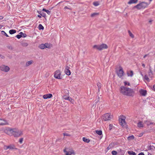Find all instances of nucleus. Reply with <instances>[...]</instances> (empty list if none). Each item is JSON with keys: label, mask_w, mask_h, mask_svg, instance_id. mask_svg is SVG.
Instances as JSON below:
<instances>
[{"label": "nucleus", "mask_w": 155, "mask_h": 155, "mask_svg": "<svg viewBox=\"0 0 155 155\" xmlns=\"http://www.w3.org/2000/svg\"><path fill=\"white\" fill-rule=\"evenodd\" d=\"M148 5L147 3L142 2L134 7V8H136L138 9H143L146 8Z\"/></svg>", "instance_id": "1"}, {"label": "nucleus", "mask_w": 155, "mask_h": 155, "mask_svg": "<svg viewBox=\"0 0 155 155\" xmlns=\"http://www.w3.org/2000/svg\"><path fill=\"white\" fill-rule=\"evenodd\" d=\"M93 47L94 48H96L99 50H101L107 48L108 47L106 44H103L100 45H94Z\"/></svg>", "instance_id": "2"}, {"label": "nucleus", "mask_w": 155, "mask_h": 155, "mask_svg": "<svg viewBox=\"0 0 155 155\" xmlns=\"http://www.w3.org/2000/svg\"><path fill=\"white\" fill-rule=\"evenodd\" d=\"M119 120L120 124L123 127H125L126 126V123L125 121V117L124 116L122 115L120 116V118L119 119Z\"/></svg>", "instance_id": "3"}, {"label": "nucleus", "mask_w": 155, "mask_h": 155, "mask_svg": "<svg viewBox=\"0 0 155 155\" xmlns=\"http://www.w3.org/2000/svg\"><path fill=\"white\" fill-rule=\"evenodd\" d=\"M61 71L60 70H57L54 73V77L58 79H61L62 78V77L61 76Z\"/></svg>", "instance_id": "4"}, {"label": "nucleus", "mask_w": 155, "mask_h": 155, "mask_svg": "<svg viewBox=\"0 0 155 155\" xmlns=\"http://www.w3.org/2000/svg\"><path fill=\"white\" fill-rule=\"evenodd\" d=\"M23 134L21 130H18L15 129L14 130V134L13 136L15 137H19L22 135Z\"/></svg>", "instance_id": "5"}, {"label": "nucleus", "mask_w": 155, "mask_h": 155, "mask_svg": "<svg viewBox=\"0 0 155 155\" xmlns=\"http://www.w3.org/2000/svg\"><path fill=\"white\" fill-rule=\"evenodd\" d=\"M153 77V74L151 72H149L148 75H145L144 77V79L147 81V82H149L152 79Z\"/></svg>", "instance_id": "6"}, {"label": "nucleus", "mask_w": 155, "mask_h": 155, "mask_svg": "<svg viewBox=\"0 0 155 155\" xmlns=\"http://www.w3.org/2000/svg\"><path fill=\"white\" fill-rule=\"evenodd\" d=\"M112 118V115L109 114H105L104 115L102 116V119L104 121L109 120Z\"/></svg>", "instance_id": "7"}, {"label": "nucleus", "mask_w": 155, "mask_h": 155, "mask_svg": "<svg viewBox=\"0 0 155 155\" xmlns=\"http://www.w3.org/2000/svg\"><path fill=\"white\" fill-rule=\"evenodd\" d=\"M38 47L41 49H44L45 48H51L50 45L48 43L45 44H42L40 45Z\"/></svg>", "instance_id": "8"}, {"label": "nucleus", "mask_w": 155, "mask_h": 155, "mask_svg": "<svg viewBox=\"0 0 155 155\" xmlns=\"http://www.w3.org/2000/svg\"><path fill=\"white\" fill-rule=\"evenodd\" d=\"M128 88H127L125 87L122 86L120 88V92L123 94V95H126L127 89Z\"/></svg>", "instance_id": "9"}, {"label": "nucleus", "mask_w": 155, "mask_h": 155, "mask_svg": "<svg viewBox=\"0 0 155 155\" xmlns=\"http://www.w3.org/2000/svg\"><path fill=\"white\" fill-rule=\"evenodd\" d=\"M117 76L121 78L124 75V73L122 69H119V70H117Z\"/></svg>", "instance_id": "10"}, {"label": "nucleus", "mask_w": 155, "mask_h": 155, "mask_svg": "<svg viewBox=\"0 0 155 155\" xmlns=\"http://www.w3.org/2000/svg\"><path fill=\"white\" fill-rule=\"evenodd\" d=\"M126 93V96H132L134 94V91L133 89L128 88Z\"/></svg>", "instance_id": "11"}, {"label": "nucleus", "mask_w": 155, "mask_h": 155, "mask_svg": "<svg viewBox=\"0 0 155 155\" xmlns=\"http://www.w3.org/2000/svg\"><path fill=\"white\" fill-rule=\"evenodd\" d=\"M64 152L65 153V155H71V154H74L75 153L74 151L72 150H71L69 151H68L66 150V149H65L63 150Z\"/></svg>", "instance_id": "12"}, {"label": "nucleus", "mask_w": 155, "mask_h": 155, "mask_svg": "<svg viewBox=\"0 0 155 155\" xmlns=\"http://www.w3.org/2000/svg\"><path fill=\"white\" fill-rule=\"evenodd\" d=\"M4 149L5 150H7L8 149L10 150L17 149V148H15V146L14 145H10L8 146H5Z\"/></svg>", "instance_id": "13"}, {"label": "nucleus", "mask_w": 155, "mask_h": 155, "mask_svg": "<svg viewBox=\"0 0 155 155\" xmlns=\"http://www.w3.org/2000/svg\"><path fill=\"white\" fill-rule=\"evenodd\" d=\"M7 124H8V123L6 120L3 119H0V125H5Z\"/></svg>", "instance_id": "14"}, {"label": "nucleus", "mask_w": 155, "mask_h": 155, "mask_svg": "<svg viewBox=\"0 0 155 155\" xmlns=\"http://www.w3.org/2000/svg\"><path fill=\"white\" fill-rule=\"evenodd\" d=\"M14 129H9L7 130L6 133L8 135L10 136H13V134H14Z\"/></svg>", "instance_id": "15"}, {"label": "nucleus", "mask_w": 155, "mask_h": 155, "mask_svg": "<svg viewBox=\"0 0 155 155\" xmlns=\"http://www.w3.org/2000/svg\"><path fill=\"white\" fill-rule=\"evenodd\" d=\"M52 94H51L49 93L46 94H44L43 96V98L44 99H47V98H50L52 97Z\"/></svg>", "instance_id": "16"}, {"label": "nucleus", "mask_w": 155, "mask_h": 155, "mask_svg": "<svg viewBox=\"0 0 155 155\" xmlns=\"http://www.w3.org/2000/svg\"><path fill=\"white\" fill-rule=\"evenodd\" d=\"M140 94L143 96H145L147 94V91L145 90L141 89L139 91Z\"/></svg>", "instance_id": "17"}, {"label": "nucleus", "mask_w": 155, "mask_h": 155, "mask_svg": "<svg viewBox=\"0 0 155 155\" xmlns=\"http://www.w3.org/2000/svg\"><path fill=\"white\" fill-rule=\"evenodd\" d=\"M137 126L139 128L143 127H144V123L142 121L138 122L137 124Z\"/></svg>", "instance_id": "18"}, {"label": "nucleus", "mask_w": 155, "mask_h": 155, "mask_svg": "<svg viewBox=\"0 0 155 155\" xmlns=\"http://www.w3.org/2000/svg\"><path fill=\"white\" fill-rule=\"evenodd\" d=\"M127 74L128 77H132L133 75V72L132 71L130 70L127 71Z\"/></svg>", "instance_id": "19"}, {"label": "nucleus", "mask_w": 155, "mask_h": 155, "mask_svg": "<svg viewBox=\"0 0 155 155\" xmlns=\"http://www.w3.org/2000/svg\"><path fill=\"white\" fill-rule=\"evenodd\" d=\"M145 123L147 124V126H148L150 124L155 125V124L151 121L150 120H147L145 121Z\"/></svg>", "instance_id": "20"}, {"label": "nucleus", "mask_w": 155, "mask_h": 155, "mask_svg": "<svg viewBox=\"0 0 155 155\" xmlns=\"http://www.w3.org/2000/svg\"><path fill=\"white\" fill-rule=\"evenodd\" d=\"M138 0H130L128 2V4H131L134 3H136L138 2Z\"/></svg>", "instance_id": "21"}, {"label": "nucleus", "mask_w": 155, "mask_h": 155, "mask_svg": "<svg viewBox=\"0 0 155 155\" xmlns=\"http://www.w3.org/2000/svg\"><path fill=\"white\" fill-rule=\"evenodd\" d=\"M38 12L41 16H42L43 17H45L46 16V14L45 13L42 12L41 11H38Z\"/></svg>", "instance_id": "22"}, {"label": "nucleus", "mask_w": 155, "mask_h": 155, "mask_svg": "<svg viewBox=\"0 0 155 155\" xmlns=\"http://www.w3.org/2000/svg\"><path fill=\"white\" fill-rule=\"evenodd\" d=\"M82 140L84 141V142H86L87 143H88L90 142V140L88 139H87L85 137H84L82 138Z\"/></svg>", "instance_id": "23"}, {"label": "nucleus", "mask_w": 155, "mask_h": 155, "mask_svg": "<svg viewBox=\"0 0 155 155\" xmlns=\"http://www.w3.org/2000/svg\"><path fill=\"white\" fill-rule=\"evenodd\" d=\"M42 11L46 12L48 15H50L51 14V12L49 10H46L45 8H43Z\"/></svg>", "instance_id": "24"}, {"label": "nucleus", "mask_w": 155, "mask_h": 155, "mask_svg": "<svg viewBox=\"0 0 155 155\" xmlns=\"http://www.w3.org/2000/svg\"><path fill=\"white\" fill-rule=\"evenodd\" d=\"M128 153L130 155H136L135 152H134L132 151H128Z\"/></svg>", "instance_id": "25"}, {"label": "nucleus", "mask_w": 155, "mask_h": 155, "mask_svg": "<svg viewBox=\"0 0 155 155\" xmlns=\"http://www.w3.org/2000/svg\"><path fill=\"white\" fill-rule=\"evenodd\" d=\"M65 73L68 75H70L71 74V71L68 69H66L65 70Z\"/></svg>", "instance_id": "26"}, {"label": "nucleus", "mask_w": 155, "mask_h": 155, "mask_svg": "<svg viewBox=\"0 0 155 155\" xmlns=\"http://www.w3.org/2000/svg\"><path fill=\"white\" fill-rule=\"evenodd\" d=\"M33 61L32 60L30 61L27 62L26 63V66L28 67L30 64H31L33 63Z\"/></svg>", "instance_id": "27"}, {"label": "nucleus", "mask_w": 155, "mask_h": 155, "mask_svg": "<svg viewBox=\"0 0 155 155\" xmlns=\"http://www.w3.org/2000/svg\"><path fill=\"white\" fill-rule=\"evenodd\" d=\"M16 31L15 30V29H11L9 31V33L11 34L12 35L15 34L16 32Z\"/></svg>", "instance_id": "28"}, {"label": "nucleus", "mask_w": 155, "mask_h": 155, "mask_svg": "<svg viewBox=\"0 0 155 155\" xmlns=\"http://www.w3.org/2000/svg\"><path fill=\"white\" fill-rule=\"evenodd\" d=\"M19 34H21V37L25 38L27 36V35L26 34L22 32H20Z\"/></svg>", "instance_id": "29"}, {"label": "nucleus", "mask_w": 155, "mask_h": 155, "mask_svg": "<svg viewBox=\"0 0 155 155\" xmlns=\"http://www.w3.org/2000/svg\"><path fill=\"white\" fill-rule=\"evenodd\" d=\"M96 133L99 135H101L102 134V132L101 130H96Z\"/></svg>", "instance_id": "30"}, {"label": "nucleus", "mask_w": 155, "mask_h": 155, "mask_svg": "<svg viewBox=\"0 0 155 155\" xmlns=\"http://www.w3.org/2000/svg\"><path fill=\"white\" fill-rule=\"evenodd\" d=\"M1 71L3 72H7L9 71V68H1Z\"/></svg>", "instance_id": "31"}, {"label": "nucleus", "mask_w": 155, "mask_h": 155, "mask_svg": "<svg viewBox=\"0 0 155 155\" xmlns=\"http://www.w3.org/2000/svg\"><path fill=\"white\" fill-rule=\"evenodd\" d=\"M99 14V13H94L91 14V17H95L96 15H98Z\"/></svg>", "instance_id": "32"}, {"label": "nucleus", "mask_w": 155, "mask_h": 155, "mask_svg": "<svg viewBox=\"0 0 155 155\" xmlns=\"http://www.w3.org/2000/svg\"><path fill=\"white\" fill-rule=\"evenodd\" d=\"M38 28L39 30H43L44 29V27L41 24L39 25Z\"/></svg>", "instance_id": "33"}, {"label": "nucleus", "mask_w": 155, "mask_h": 155, "mask_svg": "<svg viewBox=\"0 0 155 155\" xmlns=\"http://www.w3.org/2000/svg\"><path fill=\"white\" fill-rule=\"evenodd\" d=\"M21 45L23 47H27L28 45V44L25 42H22L21 43Z\"/></svg>", "instance_id": "34"}, {"label": "nucleus", "mask_w": 155, "mask_h": 155, "mask_svg": "<svg viewBox=\"0 0 155 155\" xmlns=\"http://www.w3.org/2000/svg\"><path fill=\"white\" fill-rule=\"evenodd\" d=\"M134 136L132 135L128 137L127 138V139L128 140H130L134 139Z\"/></svg>", "instance_id": "35"}, {"label": "nucleus", "mask_w": 155, "mask_h": 155, "mask_svg": "<svg viewBox=\"0 0 155 155\" xmlns=\"http://www.w3.org/2000/svg\"><path fill=\"white\" fill-rule=\"evenodd\" d=\"M149 72H151L153 73V74H155V68H152L150 70V71Z\"/></svg>", "instance_id": "36"}, {"label": "nucleus", "mask_w": 155, "mask_h": 155, "mask_svg": "<svg viewBox=\"0 0 155 155\" xmlns=\"http://www.w3.org/2000/svg\"><path fill=\"white\" fill-rule=\"evenodd\" d=\"M93 4L94 6H98L99 5V4L98 2H94L93 3Z\"/></svg>", "instance_id": "37"}, {"label": "nucleus", "mask_w": 155, "mask_h": 155, "mask_svg": "<svg viewBox=\"0 0 155 155\" xmlns=\"http://www.w3.org/2000/svg\"><path fill=\"white\" fill-rule=\"evenodd\" d=\"M1 33L2 34L5 35V36H6L7 37H8V35L5 33V32L3 31H1Z\"/></svg>", "instance_id": "38"}, {"label": "nucleus", "mask_w": 155, "mask_h": 155, "mask_svg": "<svg viewBox=\"0 0 155 155\" xmlns=\"http://www.w3.org/2000/svg\"><path fill=\"white\" fill-rule=\"evenodd\" d=\"M128 32L130 37L132 38H133L134 37L132 33L130 30H128Z\"/></svg>", "instance_id": "39"}, {"label": "nucleus", "mask_w": 155, "mask_h": 155, "mask_svg": "<svg viewBox=\"0 0 155 155\" xmlns=\"http://www.w3.org/2000/svg\"><path fill=\"white\" fill-rule=\"evenodd\" d=\"M63 98H64L65 100H68V99L70 98V97L69 96H66V95H64L63 96Z\"/></svg>", "instance_id": "40"}, {"label": "nucleus", "mask_w": 155, "mask_h": 155, "mask_svg": "<svg viewBox=\"0 0 155 155\" xmlns=\"http://www.w3.org/2000/svg\"><path fill=\"white\" fill-rule=\"evenodd\" d=\"M63 136H68V137H70L71 136V135L70 134H68V133H63Z\"/></svg>", "instance_id": "41"}, {"label": "nucleus", "mask_w": 155, "mask_h": 155, "mask_svg": "<svg viewBox=\"0 0 155 155\" xmlns=\"http://www.w3.org/2000/svg\"><path fill=\"white\" fill-rule=\"evenodd\" d=\"M111 153L113 155H117V152L116 151L113 150L112 151Z\"/></svg>", "instance_id": "42"}, {"label": "nucleus", "mask_w": 155, "mask_h": 155, "mask_svg": "<svg viewBox=\"0 0 155 155\" xmlns=\"http://www.w3.org/2000/svg\"><path fill=\"white\" fill-rule=\"evenodd\" d=\"M97 86L98 87V88H99V90L101 88V83H97Z\"/></svg>", "instance_id": "43"}, {"label": "nucleus", "mask_w": 155, "mask_h": 155, "mask_svg": "<svg viewBox=\"0 0 155 155\" xmlns=\"http://www.w3.org/2000/svg\"><path fill=\"white\" fill-rule=\"evenodd\" d=\"M124 85L125 86L128 85V86H130V84L129 82H127V81H125L124 82Z\"/></svg>", "instance_id": "44"}, {"label": "nucleus", "mask_w": 155, "mask_h": 155, "mask_svg": "<svg viewBox=\"0 0 155 155\" xmlns=\"http://www.w3.org/2000/svg\"><path fill=\"white\" fill-rule=\"evenodd\" d=\"M23 138H20L19 140V142H20V143H22L23 142Z\"/></svg>", "instance_id": "45"}, {"label": "nucleus", "mask_w": 155, "mask_h": 155, "mask_svg": "<svg viewBox=\"0 0 155 155\" xmlns=\"http://www.w3.org/2000/svg\"><path fill=\"white\" fill-rule=\"evenodd\" d=\"M15 37L18 39H19L21 37V34L18 35H16Z\"/></svg>", "instance_id": "46"}, {"label": "nucleus", "mask_w": 155, "mask_h": 155, "mask_svg": "<svg viewBox=\"0 0 155 155\" xmlns=\"http://www.w3.org/2000/svg\"><path fill=\"white\" fill-rule=\"evenodd\" d=\"M0 68H9L8 66H5L4 65H2V66H1Z\"/></svg>", "instance_id": "47"}, {"label": "nucleus", "mask_w": 155, "mask_h": 155, "mask_svg": "<svg viewBox=\"0 0 155 155\" xmlns=\"http://www.w3.org/2000/svg\"><path fill=\"white\" fill-rule=\"evenodd\" d=\"M113 127V126L112 124H110L109 125V129L110 130H111L112 129Z\"/></svg>", "instance_id": "48"}, {"label": "nucleus", "mask_w": 155, "mask_h": 155, "mask_svg": "<svg viewBox=\"0 0 155 155\" xmlns=\"http://www.w3.org/2000/svg\"><path fill=\"white\" fill-rule=\"evenodd\" d=\"M110 146V147H114V144L113 143H110V144H109V146Z\"/></svg>", "instance_id": "49"}, {"label": "nucleus", "mask_w": 155, "mask_h": 155, "mask_svg": "<svg viewBox=\"0 0 155 155\" xmlns=\"http://www.w3.org/2000/svg\"><path fill=\"white\" fill-rule=\"evenodd\" d=\"M110 146V147H114V144L113 143H110V144H109V146Z\"/></svg>", "instance_id": "50"}, {"label": "nucleus", "mask_w": 155, "mask_h": 155, "mask_svg": "<svg viewBox=\"0 0 155 155\" xmlns=\"http://www.w3.org/2000/svg\"><path fill=\"white\" fill-rule=\"evenodd\" d=\"M68 100L70 101L71 102V101H72L73 100L71 97H70V98H68V100Z\"/></svg>", "instance_id": "51"}, {"label": "nucleus", "mask_w": 155, "mask_h": 155, "mask_svg": "<svg viewBox=\"0 0 155 155\" xmlns=\"http://www.w3.org/2000/svg\"><path fill=\"white\" fill-rule=\"evenodd\" d=\"M111 148H112V147H110V146H108L107 147V150H110V149H111Z\"/></svg>", "instance_id": "52"}, {"label": "nucleus", "mask_w": 155, "mask_h": 155, "mask_svg": "<svg viewBox=\"0 0 155 155\" xmlns=\"http://www.w3.org/2000/svg\"><path fill=\"white\" fill-rule=\"evenodd\" d=\"M138 155H144V154L143 152H141L139 153V154H138Z\"/></svg>", "instance_id": "53"}, {"label": "nucleus", "mask_w": 155, "mask_h": 155, "mask_svg": "<svg viewBox=\"0 0 155 155\" xmlns=\"http://www.w3.org/2000/svg\"><path fill=\"white\" fill-rule=\"evenodd\" d=\"M0 57H1V58H4V56L1 55V54H0Z\"/></svg>", "instance_id": "54"}, {"label": "nucleus", "mask_w": 155, "mask_h": 155, "mask_svg": "<svg viewBox=\"0 0 155 155\" xmlns=\"http://www.w3.org/2000/svg\"><path fill=\"white\" fill-rule=\"evenodd\" d=\"M3 18V17L0 15V19H2Z\"/></svg>", "instance_id": "55"}, {"label": "nucleus", "mask_w": 155, "mask_h": 155, "mask_svg": "<svg viewBox=\"0 0 155 155\" xmlns=\"http://www.w3.org/2000/svg\"><path fill=\"white\" fill-rule=\"evenodd\" d=\"M37 16L39 18H41V16L40 15H38Z\"/></svg>", "instance_id": "56"}, {"label": "nucleus", "mask_w": 155, "mask_h": 155, "mask_svg": "<svg viewBox=\"0 0 155 155\" xmlns=\"http://www.w3.org/2000/svg\"><path fill=\"white\" fill-rule=\"evenodd\" d=\"M8 48L9 49H12V46H9Z\"/></svg>", "instance_id": "57"}, {"label": "nucleus", "mask_w": 155, "mask_h": 155, "mask_svg": "<svg viewBox=\"0 0 155 155\" xmlns=\"http://www.w3.org/2000/svg\"><path fill=\"white\" fill-rule=\"evenodd\" d=\"M153 90L155 91V84L153 86Z\"/></svg>", "instance_id": "58"}, {"label": "nucleus", "mask_w": 155, "mask_h": 155, "mask_svg": "<svg viewBox=\"0 0 155 155\" xmlns=\"http://www.w3.org/2000/svg\"><path fill=\"white\" fill-rule=\"evenodd\" d=\"M152 20H150V21H149V23H150V24H151V22H152Z\"/></svg>", "instance_id": "59"}, {"label": "nucleus", "mask_w": 155, "mask_h": 155, "mask_svg": "<svg viewBox=\"0 0 155 155\" xmlns=\"http://www.w3.org/2000/svg\"><path fill=\"white\" fill-rule=\"evenodd\" d=\"M64 9H69L68 8V7H67V6H65V7H64Z\"/></svg>", "instance_id": "60"}, {"label": "nucleus", "mask_w": 155, "mask_h": 155, "mask_svg": "<svg viewBox=\"0 0 155 155\" xmlns=\"http://www.w3.org/2000/svg\"><path fill=\"white\" fill-rule=\"evenodd\" d=\"M142 66L144 68L145 67V65L144 64H142Z\"/></svg>", "instance_id": "61"}, {"label": "nucleus", "mask_w": 155, "mask_h": 155, "mask_svg": "<svg viewBox=\"0 0 155 155\" xmlns=\"http://www.w3.org/2000/svg\"><path fill=\"white\" fill-rule=\"evenodd\" d=\"M2 27H3L2 25H0V29Z\"/></svg>", "instance_id": "62"}, {"label": "nucleus", "mask_w": 155, "mask_h": 155, "mask_svg": "<svg viewBox=\"0 0 155 155\" xmlns=\"http://www.w3.org/2000/svg\"><path fill=\"white\" fill-rule=\"evenodd\" d=\"M147 56V55H145L144 56V57H143V58H145V57H146Z\"/></svg>", "instance_id": "63"}, {"label": "nucleus", "mask_w": 155, "mask_h": 155, "mask_svg": "<svg viewBox=\"0 0 155 155\" xmlns=\"http://www.w3.org/2000/svg\"><path fill=\"white\" fill-rule=\"evenodd\" d=\"M142 135H143V134H141V136H139V137H141Z\"/></svg>", "instance_id": "64"}]
</instances>
